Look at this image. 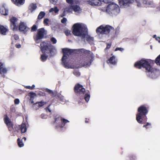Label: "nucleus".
<instances>
[{
	"mask_svg": "<svg viewBox=\"0 0 160 160\" xmlns=\"http://www.w3.org/2000/svg\"><path fill=\"white\" fill-rule=\"evenodd\" d=\"M37 7L36 4L32 3L29 6V9L30 11L31 12H32L36 9Z\"/></svg>",
	"mask_w": 160,
	"mask_h": 160,
	"instance_id": "nucleus-24",
	"label": "nucleus"
},
{
	"mask_svg": "<svg viewBox=\"0 0 160 160\" xmlns=\"http://www.w3.org/2000/svg\"><path fill=\"white\" fill-rule=\"evenodd\" d=\"M19 128H20L21 132L22 133H24L26 132L27 130L26 128V124L22 123L21 125L19 126Z\"/></svg>",
	"mask_w": 160,
	"mask_h": 160,
	"instance_id": "nucleus-22",
	"label": "nucleus"
},
{
	"mask_svg": "<svg viewBox=\"0 0 160 160\" xmlns=\"http://www.w3.org/2000/svg\"><path fill=\"white\" fill-rule=\"evenodd\" d=\"M143 3L146 5L147 6L149 7H152L153 3L152 1H147L143 2Z\"/></svg>",
	"mask_w": 160,
	"mask_h": 160,
	"instance_id": "nucleus-26",
	"label": "nucleus"
},
{
	"mask_svg": "<svg viewBox=\"0 0 160 160\" xmlns=\"http://www.w3.org/2000/svg\"><path fill=\"white\" fill-rule=\"evenodd\" d=\"M14 102L15 104H18L19 103V100L18 99H16L14 100Z\"/></svg>",
	"mask_w": 160,
	"mask_h": 160,
	"instance_id": "nucleus-47",
	"label": "nucleus"
},
{
	"mask_svg": "<svg viewBox=\"0 0 160 160\" xmlns=\"http://www.w3.org/2000/svg\"><path fill=\"white\" fill-rule=\"evenodd\" d=\"M70 31L68 30H67L64 31V33L67 36H69L71 35Z\"/></svg>",
	"mask_w": 160,
	"mask_h": 160,
	"instance_id": "nucleus-39",
	"label": "nucleus"
},
{
	"mask_svg": "<svg viewBox=\"0 0 160 160\" xmlns=\"http://www.w3.org/2000/svg\"><path fill=\"white\" fill-rule=\"evenodd\" d=\"M86 40L88 42H91L93 41V38L88 35L86 37Z\"/></svg>",
	"mask_w": 160,
	"mask_h": 160,
	"instance_id": "nucleus-31",
	"label": "nucleus"
},
{
	"mask_svg": "<svg viewBox=\"0 0 160 160\" xmlns=\"http://www.w3.org/2000/svg\"><path fill=\"white\" fill-rule=\"evenodd\" d=\"M118 31L117 30H116L115 32V34H116L118 32Z\"/></svg>",
	"mask_w": 160,
	"mask_h": 160,
	"instance_id": "nucleus-54",
	"label": "nucleus"
},
{
	"mask_svg": "<svg viewBox=\"0 0 160 160\" xmlns=\"http://www.w3.org/2000/svg\"><path fill=\"white\" fill-rule=\"evenodd\" d=\"M89 119H88V118H86L85 119V122L86 123H88L89 122Z\"/></svg>",
	"mask_w": 160,
	"mask_h": 160,
	"instance_id": "nucleus-52",
	"label": "nucleus"
},
{
	"mask_svg": "<svg viewBox=\"0 0 160 160\" xmlns=\"http://www.w3.org/2000/svg\"><path fill=\"white\" fill-rule=\"evenodd\" d=\"M67 21V19L65 18H63L61 20V22L63 24L65 23Z\"/></svg>",
	"mask_w": 160,
	"mask_h": 160,
	"instance_id": "nucleus-40",
	"label": "nucleus"
},
{
	"mask_svg": "<svg viewBox=\"0 0 160 160\" xmlns=\"http://www.w3.org/2000/svg\"><path fill=\"white\" fill-rule=\"evenodd\" d=\"M15 47L18 48H19L21 47V45L20 44H16L15 45Z\"/></svg>",
	"mask_w": 160,
	"mask_h": 160,
	"instance_id": "nucleus-51",
	"label": "nucleus"
},
{
	"mask_svg": "<svg viewBox=\"0 0 160 160\" xmlns=\"http://www.w3.org/2000/svg\"><path fill=\"white\" fill-rule=\"evenodd\" d=\"M17 142L18 145L19 147H22L24 146V144L22 142V140H21L19 138L18 139Z\"/></svg>",
	"mask_w": 160,
	"mask_h": 160,
	"instance_id": "nucleus-29",
	"label": "nucleus"
},
{
	"mask_svg": "<svg viewBox=\"0 0 160 160\" xmlns=\"http://www.w3.org/2000/svg\"><path fill=\"white\" fill-rule=\"evenodd\" d=\"M13 37L14 38V39L16 40H17L19 39V36H18V35L15 34L14 35Z\"/></svg>",
	"mask_w": 160,
	"mask_h": 160,
	"instance_id": "nucleus-48",
	"label": "nucleus"
},
{
	"mask_svg": "<svg viewBox=\"0 0 160 160\" xmlns=\"http://www.w3.org/2000/svg\"><path fill=\"white\" fill-rule=\"evenodd\" d=\"M49 20L48 18H45L43 21V23L46 25H48Z\"/></svg>",
	"mask_w": 160,
	"mask_h": 160,
	"instance_id": "nucleus-36",
	"label": "nucleus"
},
{
	"mask_svg": "<svg viewBox=\"0 0 160 160\" xmlns=\"http://www.w3.org/2000/svg\"><path fill=\"white\" fill-rule=\"evenodd\" d=\"M11 1L13 4L17 6L23 5L25 2V0H11Z\"/></svg>",
	"mask_w": 160,
	"mask_h": 160,
	"instance_id": "nucleus-19",
	"label": "nucleus"
},
{
	"mask_svg": "<svg viewBox=\"0 0 160 160\" xmlns=\"http://www.w3.org/2000/svg\"><path fill=\"white\" fill-rule=\"evenodd\" d=\"M29 30V28L27 27L26 23L22 22H20L17 28V31L19 30L24 34H26Z\"/></svg>",
	"mask_w": 160,
	"mask_h": 160,
	"instance_id": "nucleus-11",
	"label": "nucleus"
},
{
	"mask_svg": "<svg viewBox=\"0 0 160 160\" xmlns=\"http://www.w3.org/2000/svg\"><path fill=\"white\" fill-rule=\"evenodd\" d=\"M106 11L109 14L116 15L119 12L120 9L118 5L112 3L106 7Z\"/></svg>",
	"mask_w": 160,
	"mask_h": 160,
	"instance_id": "nucleus-8",
	"label": "nucleus"
},
{
	"mask_svg": "<svg viewBox=\"0 0 160 160\" xmlns=\"http://www.w3.org/2000/svg\"><path fill=\"white\" fill-rule=\"evenodd\" d=\"M46 92L50 94L51 96L53 97L56 96L57 97V99H58L61 101H63L64 97L61 95H57L56 93L53 91L52 90H50L48 88L46 89Z\"/></svg>",
	"mask_w": 160,
	"mask_h": 160,
	"instance_id": "nucleus-14",
	"label": "nucleus"
},
{
	"mask_svg": "<svg viewBox=\"0 0 160 160\" xmlns=\"http://www.w3.org/2000/svg\"><path fill=\"white\" fill-rule=\"evenodd\" d=\"M18 20L17 18L14 17H12L10 19V27L13 31H17L18 26L17 22Z\"/></svg>",
	"mask_w": 160,
	"mask_h": 160,
	"instance_id": "nucleus-12",
	"label": "nucleus"
},
{
	"mask_svg": "<svg viewBox=\"0 0 160 160\" xmlns=\"http://www.w3.org/2000/svg\"><path fill=\"white\" fill-rule=\"evenodd\" d=\"M22 139H23L24 141H25L26 140V138L25 137H23Z\"/></svg>",
	"mask_w": 160,
	"mask_h": 160,
	"instance_id": "nucleus-53",
	"label": "nucleus"
},
{
	"mask_svg": "<svg viewBox=\"0 0 160 160\" xmlns=\"http://www.w3.org/2000/svg\"><path fill=\"white\" fill-rule=\"evenodd\" d=\"M62 52L63 56L62 58V61L63 65L66 68L68 67V62H66V59H67L69 55L72 54L75 52H76L78 53H83L88 54L89 56L92 58L94 57V55L92 52L90 51L86 50L83 48L78 49H72L65 48L62 49Z\"/></svg>",
	"mask_w": 160,
	"mask_h": 160,
	"instance_id": "nucleus-3",
	"label": "nucleus"
},
{
	"mask_svg": "<svg viewBox=\"0 0 160 160\" xmlns=\"http://www.w3.org/2000/svg\"><path fill=\"white\" fill-rule=\"evenodd\" d=\"M66 2L68 4H72L73 3V0H66Z\"/></svg>",
	"mask_w": 160,
	"mask_h": 160,
	"instance_id": "nucleus-41",
	"label": "nucleus"
},
{
	"mask_svg": "<svg viewBox=\"0 0 160 160\" xmlns=\"http://www.w3.org/2000/svg\"><path fill=\"white\" fill-rule=\"evenodd\" d=\"M92 60H90L88 62H87L85 63L84 64V66H90L92 62Z\"/></svg>",
	"mask_w": 160,
	"mask_h": 160,
	"instance_id": "nucleus-35",
	"label": "nucleus"
},
{
	"mask_svg": "<svg viewBox=\"0 0 160 160\" xmlns=\"http://www.w3.org/2000/svg\"><path fill=\"white\" fill-rule=\"evenodd\" d=\"M112 53L111 54V55H112Z\"/></svg>",
	"mask_w": 160,
	"mask_h": 160,
	"instance_id": "nucleus-56",
	"label": "nucleus"
},
{
	"mask_svg": "<svg viewBox=\"0 0 160 160\" xmlns=\"http://www.w3.org/2000/svg\"><path fill=\"white\" fill-rule=\"evenodd\" d=\"M66 11H65V10H64V11L63 12V13H62V14H61L60 15V16H61V17H64V16H66Z\"/></svg>",
	"mask_w": 160,
	"mask_h": 160,
	"instance_id": "nucleus-49",
	"label": "nucleus"
},
{
	"mask_svg": "<svg viewBox=\"0 0 160 160\" xmlns=\"http://www.w3.org/2000/svg\"><path fill=\"white\" fill-rule=\"evenodd\" d=\"M128 157L130 160H135L136 159L135 156L133 155H130Z\"/></svg>",
	"mask_w": 160,
	"mask_h": 160,
	"instance_id": "nucleus-33",
	"label": "nucleus"
},
{
	"mask_svg": "<svg viewBox=\"0 0 160 160\" xmlns=\"http://www.w3.org/2000/svg\"><path fill=\"white\" fill-rule=\"evenodd\" d=\"M156 37V35H153V38H155V37Z\"/></svg>",
	"mask_w": 160,
	"mask_h": 160,
	"instance_id": "nucleus-55",
	"label": "nucleus"
},
{
	"mask_svg": "<svg viewBox=\"0 0 160 160\" xmlns=\"http://www.w3.org/2000/svg\"><path fill=\"white\" fill-rule=\"evenodd\" d=\"M50 40L54 44L56 43L57 42L56 38L53 37L52 38L50 39Z\"/></svg>",
	"mask_w": 160,
	"mask_h": 160,
	"instance_id": "nucleus-38",
	"label": "nucleus"
},
{
	"mask_svg": "<svg viewBox=\"0 0 160 160\" xmlns=\"http://www.w3.org/2000/svg\"><path fill=\"white\" fill-rule=\"evenodd\" d=\"M59 9L57 7H55L54 8H51L49 10L50 12H54L56 13H58L59 11Z\"/></svg>",
	"mask_w": 160,
	"mask_h": 160,
	"instance_id": "nucleus-28",
	"label": "nucleus"
},
{
	"mask_svg": "<svg viewBox=\"0 0 160 160\" xmlns=\"http://www.w3.org/2000/svg\"><path fill=\"white\" fill-rule=\"evenodd\" d=\"M35 87V86L34 85H32V86H27L25 87V88L27 89H28L30 90H32Z\"/></svg>",
	"mask_w": 160,
	"mask_h": 160,
	"instance_id": "nucleus-34",
	"label": "nucleus"
},
{
	"mask_svg": "<svg viewBox=\"0 0 160 160\" xmlns=\"http://www.w3.org/2000/svg\"><path fill=\"white\" fill-rule=\"evenodd\" d=\"M108 64H111L112 65H115L117 63V60L116 59V57L114 56H112L108 59L107 61Z\"/></svg>",
	"mask_w": 160,
	"mask_h": 160,
	"instance_id": "nucleus-17",
	"label": "nucleus"
},
{
	"mask_svg": "<svg viewBox=\"0 0 160 160\" xmlns=\"http://www.w3.org/2000/svg\"><path fill=\"white\" fill-rule=\"evenodd\" d=\"M124 50L123 48H117L115 50V51H117L118 50L120 51H122Z\"/></svg>",
	"mask_w": 160,
	"mask_h": 160,
	"instance_id": "nucleus-44",
	"label": "nucleus"
},
{
	"mask_svg": "<svg viewBox=\"0 0 160 160\" xmlns=\"http://www.w3.org/2000/svg\"><path fill=\"white\" fill-rule=\"evenodd\" d=\"M154 63L160 66V54L157 57L155 61L149 59H142L136 62L134 66L138 69H141L142 67L145 69L146 72L152 73L154 72L155 69L152 66V64Z\"/></svg>",
	"mask_w": 160,
	"mask_h": 160,
	"instance_id": "nucleus-1",
	"label": "nucleus"
},
{
	"mask_svg": "<svg viewBox=\"0 0 160 160\" xmlns=\"http://www.w3.org/2000/svg\"><path fill=\"white\" fill-rule=\"evenodd\" d=\"M54 120L53 123L55 124L56 128H62L67 123L69 122L68 120L62 118L60 116L56 115L54 117Z\"/></svg>",
	"mask_w": 160,
	"mask_h": 160,
	"instance_id": "nucleus-9",
	"label": "nucleus"
},
{
	"mask_svg": "<svg viewBox=\"0 0 160 160\" xmlns=\"http://www.w3.org/2000/svg\"><path fill=\"white\" fill-rule=\"evenodd\" d=\"M133 0H121L119 2V4H122L123 6H126L132 2Z\"/></svg>",
	"mask_w": 160,
	"mask_h": 160,
	"instance_id": "nucleus-20",
	"label": "nucleus"
},
{
	"mask_svg": "<svg viewBox=\"0 0 160 160\" xmlns=\"http://www.w3.org/2000/svg\"><path fill=\"white\" fill-rule=\"evenodd\" d=\"M45 13L43 11L41 12L38 17V19L40 20L42 18L45 16Z\"/></svg>",
	"mask_w": 160,
	"mask_h": 160,
	"instance_id": "nucleus-27",
	"label": "nucleus"
},
{
	"mask_svg": "<svg viewBox=\"0 0 160 160\" xmlns=\"http://www.w3.org/2000/svg\"><path fill=\"white\" fill-rule=\"evenodd\" d=\"M70 8L75 12H78L81 11L82 10L80 7L77 5H72L70 7Z\"/></svg>",
	"mask_w": 160,
	"mask_h": 160,
	"instance_id": "nucleus-23",
	"label": "nucleus"
},
{
	"mask_svg": "<svg viewBox=\"0 0 160 160\" xmlns=\"http://www.w3.org/2000/svg\"><path fill=\"white\" fill-rule=\"evenodd\" d=\"M40 48L41 51L43 53L41 55L40 59L43 62H45L48 57V56L46 54H52L54 49V47L50 42H49L48 41H45L41 42Z\"/></svg>",
	"mask_w": 160,
	"mask_h": 160,
	"instance_id": "nucleus-4",
	"label": "nucleus"
},
{
	"mask_svg": "<svg viewBox=\"0 0 160 160\" xmlns=\"http://www.w3.org/2000/svg\"><path fill=\"white\" fill-rule=\"evenodd\" d=\"M111 43H107V46L106 48V49H108L110 48L111 47Z\"/></svg>",
	"mask_w": 160,
	"mask_h": 160,
	"instance_id": "nucleus-46",
	"label": "nucleus"
},
{
	"mask_svg": "<svg viewBox=\"0 0 160 160\" xmlns=\"http://www.w3.org/2000/svg\"><path fill=\"white\" fill-rule=\"evenodd\" d=\"M156 40L160 43V37H156Z\"/></svg>",
	"mask_w": 160,
	"mask_h": 160,
	"instance_id": "nucleus-50",
	"label": "nucleus"
},
{
	"mask_svg": "<svg viewBox=\"0 0 160 160\" xmlns=\"http://www.w3.org/2000/svg\"><path fill=\"white\" fill-rule=\"evenodd\" d=\"M74 91L76 95L82 100L84 99L88 102L90 98V92L89 91L86 92L83 86L79 83L76 84L74 88Z\"/></svg>",
	"mask_w": 160,
	"mask_h": 160,
	"instance_id": "nucleus-5",
	"label": "nucleus"
},
{
	"mask_svg": "<svg viewBox=\"0 0 160 160\" xmlns=\"http://www.w3.org/2000/svg\"><path fill=\"white\" fill-rule=\"evenodd\" d=\"M88 2L92 6H100L102 3L101 0H91L88 1Z\"/></svg>",
	"mask_w": 160,
	"mask_h": 160,
	"instance_id": "nucleus-15",
	"label": "nucleus"
},
{
	"mask_svg": "<svg viewBox=\"0 0 160 160\" xmlns=\"http://www.w3.org/2000/svg\"><path fill=\"white\" fill-rule=\"evenodd\" d=\"M46 104V102L41 101L39 102H37L36 103V104H38V106L39 107H41L43 106L44 104Z\"/></svg>",
	"mask_w": 160,
	"mask_h": 160,
	"instance_id": "nucleus-30",
	"label": "nucleus"
},
{
	"mask_svg": "<svg viewBox=\"0 0 160 160\" xmlns=\"http://www.w3.org/2000/svg\"><path fill=\"white\" fill-rule=\"evenodd\" d=\"M86 29L81 24L76 23L72 27V33L74 36H81L82 39H84L86 36V34L84 33Z\"/></svg>",
	"mask_w": 160,
	"mask_h": 160,
	"instance_id": "nucleus-6",
	"label": "nucleus"
},
{
	"mask_svg": "<svg viewBox=\"0 0 160 160\" xmlns=\"http://www.w3.org/2000/svg\"><path fill=\"white\" fill-rule=\"evenodd\" d=\"M73 74L75 76L78 77L80 75V73L78 71H74L73 72Z\"/></svg>",
	"mask_w": 160,
	"mask_h": 160,
	"instance_id": "nucleus-37",
	"label": "nucleus"
},
{
	"mask_svg": "<svg viewBox=\"0 0 160 160\" xmlns=\"http://www.w3.org/2000/svg\"><path fill=\"white\" fill-rule=\"evenodd\" d=\"M50 105H49L48 106V107H47L45 108V110H46V112L48 111L50 112H51V110L50 109V108H49Z\"/></svg>",
	"mask_w": 160,
	"mask_h": 160,
	"instance_id": "nucleus-45",
	"label": "nucleus"
},
{
	"mask_svg": "<svg viewBox=\"0 0 160 160\" xmlns=\"http://www.w3.org/2000/svg\"><path fill=\"white\" fill-rule=\"evenodd\" d=\"M7 69L3 67V64L2 63L0 62V74H3L2 76L3 78L5 77V75H4L6 74L7 72Z\"/></svg>",
	"mask_w": 160,
	"mask_h": 160,
	"instance_id": "nucleus-16",
	"label": "nucleus"
},
{
	"mask_svg": "<svg viewBox=\"0 0 160 160\" xmlns=\"http://www.w3.org/2000/svg\"><path fill=\"white\" fill-rule=\"evenodd\" d=\"M37 26L35 24L33 25L31 28V31L33 32L36 31L37 30Z\"/></svg>",
	"mask_w": 160,
	"mask_h": 160,
	"instance_id": "nucleus-32",
	"label": "nucleus"
},
{
	"mask_svg": "<svg viewBox=\"0 0 160 160\" xmlns=\"http://www.w3.org/2000/svg\"><path fill=\"white\" fill-rule=\"evenodd\" d=\"M105 3H108L111 2L112 0H101Z\"/></svg>",
	"mask_w": 160,
	"mask_h": 160,
	"instance_id": "nucleus-43",
	"label": "nucleus"
},
{
	"mask_svg": "<svg viewBox=\"0 0 160 160\" xmlns=\"http://www.w3.org/2000/svg\"><path fill=\"white\" fill-rule=\"evenodd\" d=\"M28 96H29L30 98V100H33V98L34 97L36 96V93L32 92H30L28 93ZM33 101H32L31 103H33Z\"/></svg>",
	"mask_w": 160,
	"mask_h": 160,
	"instance_id": "nucleus-25",
	"label": "nucleus"
},
{
	"mask_svg": "<svg viewBox=\"0 0 160 160\" xmlns=\"http://www.w3.org/2000/svg\"><path fill=\"white\" fill-rule=\"evenodd\" d=\"M149 107L144 104L139 107L138 109V113L136 115V120L137 122L140 124L145 123L143 127L146 129L151 128V124L149 122L145 123L147 120L146 115L148 113Z\"/></svg>",
	"mask_w": 160,
	"mask_h": 160,
	"instance_id": "nucleus-2",
	"label": "nucleus"
},
{
	"mask_svg": "<svg viewBox=\"0 0 160 160\" xmlns=\"http://www.w3.org/2000/svg\"><path fill=\"white\" fill-rule=\"evenodd\" d=\"M50 2L53 4H56L58 0H49Z\"/></svg>",
	"mask_w": 160,
	"mask_h": 160,
	"instance_id": "nucleus-42",
	"label": "nucleus"
},
{
	"mask_svg": "<svg viewBox=\"0 0 160 160\" xmlns=\"http://www.w3.org/2000/svg\"><path fill=\"white\" fill-rule=\"evenodd\" d=\"M8 9L5 8L4 5H3L0 8V13L1 14L6 16L8 14Z\"/></svg>",
	"mask_w": 160,
	"mask_h": 160,
	"instance_id": "nucleus-18",
	"label": "nucleus"
},
{
	"mask_svg": "<svg viewBox=\"0 0 160 160\" xmlns=\"http://www.w3.org/2000/svg\"><path fill=\"white\" fill-rule=\"evenodd\" d=\"M4 123L7 126L9 131H12L13 129V123L10 119L8 117L7 115L4 118Z\"/></svg>",
	"mask_w": 160,
	"mask_h": 160,
	"instance_id": "nucleus-13",
	"label": "nucleus"
},
{
	"mask_svg": "<svg viewBox=\"0 0 160 160\" xmlns=\"http://www.w3.org/2000/svg\"><path fill=\"white\" fill-rule=\"evenodd\" d=\"M114 28L109 25H106L105 26L101 25L96 29V32L98 35H108L110 32H114Z\"/></svg>",
	"mask_w": 160,
	"mask_h": 160,
	"instance_id": "nucleus-7",
	"label": "nucleus"
},
{
	"mask_svg": "<svg viewBox=\"0 0 160 160\" xmlns=\"http://www.w3.org/2000/svg\"><path fill=\"white\" fill-rule=\"evenodd\" d=\"M8 29L2 25H0V33L3 35H5Z\"/></svg>",
	"mask_w": 160,
	"mask_h": 160,
	"instance_id": "nucleus-21",
	"label": "nucleus"
},
{
	"mask_svg": "<svg viewBox=\"0 0 160 160\" xmlns=\"http://www.w3.org/2000/svg\"><path fill=\"white\" fill-rule=\"evenodd\" d=\"M45 32V31L43 28L38 29L37 33L34 34L33 36V39L36 43H39L38 41L44 38Z\"/></svg>",
	"mask_w": 160,
	"mask_h": 160,
	"instance_id": "nucleus-10",
	"label": "nucleus"
}]
</instances>
